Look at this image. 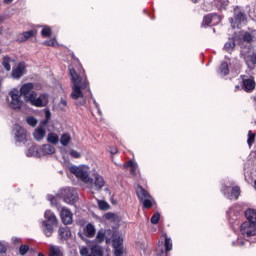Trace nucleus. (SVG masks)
<instances>
[{"label":"nucleus","instance_id":"obj_3","mask_svg":"<svg viewBox=\"0 0 256 256\" xmlns=\"http://www.w3.org/2000/svg\"><path fill=\"white\" fill-rule=\"evenodd\" d=\"M70 173L75 175L77 179H80L83 183H85L89 189H93V178L89 177V167L86 165L82 166H71L69 168Z\"/></svg>","mask_w":256,"mask_h":256},{"label":"nucleus","instance_id":"obj_42","mask_svg":"<svg viewBox=\"0 0 256 256\" xmlns=\"http://www.w3.org/2000/svg\"><path fill=\"white\" fill-rule=\"evenodd\" d=\"M124 253H125V251L123 250V246L118 247V248H114V255L115 256H123Z\"/></svg>","mask_w":256,"mask_h":256},{"label":"nucleus","instance_id":"obj_7","mask_svg":"<svg viewBox=\"0 0 256 256\" xmlns=\"http://www.w3.org/2000/svg\"><path fill=\"white\" fill-rule=\"evenodd\" d=\"M246 20L247 17L245 13H243L239 7H236L234 9V21L231 22L232 27L235 29V27H239Z\"/></svg>","mask_w":256,"mask_h":256},{"label":"nucleus","instance_id":"obj_24","mask_svg":"<svg viewBox=\"0 0 256 256\" xmlns=\"http://www.w3.org/2000/svg\"><path fill=\"white\" fill-rule=\"evenodd\" d=\"M49 256H63V253L61 252V248L59 246H55L53 244H50V254Z\"/></svg>","mask_w":256,"mask_h":256},{"label":"nucleus","instance_id":"obj_27","mask_svg":"<svg viewBox=\"0 0 256 256\" xmlns=\"http://www.w3.org/2000/svg\"><path fill=\"white\" fill-rule=\"evenodd\" d=\"M42 151L44 155H53L55 147L51 146V144H45L42 146Z\"/></svg>","mask_w":256,"mask_h":256},{"label":"nucleus","instance_id":"obj_41","mask_svg":"<svg viewBox=\"0 0 256 256\" xmlns=\"http://www.w3.org/2000/svg\"><path fill=\"white\" fill-rule=\"evenodd\" d=\"M42 36L44 37H51V28L44 27L41 32Z\"/></svg>","mask_w":256,"mask_h":256},{"label":"nucleus","instance_id":"obj_12","mask_svg":"<svg viewBox=\"0 0 256 256\" xmlns=\"http://www.w3.org/2000/svg\"><path fill=\"white\" fill-rule=\"evenodd\" d=\"M60 217L64 225H71L73 223V214L70 209L62 208Z\"/></svg>","mask_w":256,"mask_h":256},{"label":"nucleus","instance_id":"obj_19","mask_svg":"<svg viewBox=\"0 0 256 256\" xmlns=\"http://www.w3.org/2000/svg\"><path fill=\"white\" fill-rule=\"evenodd\" d=\"M246 215V219L248 221H246V223H254L256 225V212L253 209H248L245 212Z\"/></svg>","mask_w":256,"mask_h":256},{"label":"nucleus","instance_id":"obj_34","mask_svg":"<svg viewBox=\"0 0 256 256\" xmlns=\"http://www.w3.org/2000/svg\"><path fill=\"white\" fill-rule=\"evenodd\" d=\"M123 239H121V237H116L113 239V247L114 249L119 248V247H123Z\"/></svg>","mask_w":256,"mask_h":256},{"label":"nucleus","instance_id":"obj_1","mask_svg":"<svg viewBox=\"0 0 256 256\" xmlns=\"http://www.w3.org/2000/svg\"><path fill=\"white\" fill-rule=\"evenodd\" d=\"M69 75L72 82V99L75 101L80 99V102L77 105H85V103H87V100L85 99V91H89L90 97L93 95L91 94V87L87 75H85V70L77 72L75 69L70 68Z\"/></svg>","mask_w":256,"mask_h":256},{"label":"nucleus","instance_id":"obj_2","mask_svg":"<svg viewBox=\"0 0 256 256\" xmlns=\"http://www.w3.org/2000/svg\"><path fill=\"white\" fill-rule=\"evenodd\" d=\"M35 85L33 83H25L20 88V95L24 97L25 103H29L32 107H47L49 103V94L35 92Z\"/></svg>","mask_w":256,"mask_h":256},{"label":"nucleus","instance_id":"obj_9","mask_svg":"<svg viewBox=\"0 0 256 256\" xmlns=\"http://www.w3.org/2000/svg\"><path fill=\"white\" fill-rule=\"evenodd\" d=\"M13 133L16 137V141L23 142L27 141V131L18 124L14 125Z\"/></svg>","mask_w":256,"mask_h":256},{"label":"nucleus","instance_id":"obj_21","mask_svg":"<svg viewBox=\"0 0 256 256\" xmlns=\"http://www.w3.org/2000/svg\"><path fill=\"white\" fill-rule=\"evenodd\" d=\"M60 239H69L71 237V230L68 227L60 228L58 231Z\"/></svg>","mask_w":256,"mask_h":256},{"label":"nucleus","instance_id":"obj_29","mask_svg":"<svg viewBox=\"0 0 256 256\" xmlns=\"http://www.w3.org/2000/svg\"><path fill=\"white\" fill-rule=\"evenodd\" d=\"M27 156L28 157H41V154L39 153V150L37 149V147L31 146L28 149Z\"/></svg>","mask_w":256,"mask_h":256},{"label":"nucleus","instance_id":"obj_11","mask_svg":"<svg viewBox=\"0 0 256 256\" xmlns=\"http://www.w3.org/2000/svg\"><path fill=\"white\" fill-rule=\"evenodd\" d=\"M25 62H20L15 68L12 69L13 79H21L26 73Z\"/></svg>","mask_w":256,"mask_h":256},{"label":"nucleus","instance_id":"obj_15","mask_svg":"<svg viewBox=\"0 0 256 256\" xmlns=\"http://www.w3.org/2000/svg\"><path fill=\"white\" fill-rule=\"evenodd\" d=\"M243 89L249 93L255 90V80L253 79H245L243 81Z\"/></svg>","mask_w":256,"mask_h":256},{"label":"nucleus","instance_id":"obj_37","mask_svg":"<svg viewBox=\"0 0 256 256\" xmlns=\"http://www.w3.org/2000/svg\"><path fill=\"white\" fill-rule=\"evenodd\" d=\"M26 123H28V125L31 127H35L37 125V119H35L33 116H29L26 118Z\"/></svg>","mask_w":256,"mask_h":256},{"label":"nucleus","instance_id":"obj_35","mask_svg":"<svg viewBox=\"0 0 256 256\" xmlns=\"http://www.w3.org/2000/svg\"><path fill=\"white\" fill-rule=\"evenodd\" d=\"M98 206H99V209H101L102 211L109 210V203L103 200H98Z\"/></svg>","mask_w":256,"mask_h":256},{"label":"nucleus","instance_id":"obj_13","mask_svg":"<svg viewBox=\"0 0 256 256\" xmlns=\"http://www.w3.org/2000/svg\"><path fill=\"white\" fill-rule=\"evenodd\" d=\"M64 201L68 203V205H73V203L77 201V192L71 189L65 190Z\"/></svg>","mask_w":256,"mask_h":256},{"label":"nucleus","instance_id":"obj_50","mask_svg":"<svg viewBox=\"0 0 256 256\" xmlns=\"http://www.w3.org/2000/svg\"><path fill=\"white\" fill-rule=\"evenodd\" d=\"M61 105H64V107H67V102L65 100L60 101Z\"/></svg>","mask_w":256,"mask_h":256},{"label":"nucleus","instance_id":"obj_52","mask_svg":"<svg viewBox=\"0 0 256 256\" xmlns=\"http://www.w3.org/2000/svg\"><path fill=\"white\" fill-rule=\"evenodd\" d=\"M192 3H197L199 0H191Z\"/></svg>","mask_w":256,"mask_h":256},{"label":"nucleus","instance_id":"obj_48","mask_svg":"<svg viewBox=\"0 0 256 256\" xmlns=\"http://www.w3.org/2000/svg\"><path fill=\"white\" fill-rule=\"evenodd\" d=\"M80 255H82V256L89 255V250L87 248H81Z\"/></svg>","mask_w":256,"mask_h":256},{"label":"nucleus","instance_id":"obj_38","mask_svg":"<svg viewBox=\"0 0 256 256\" xmlns=\"http://www.w3.org/2000/svg\"><path fill=\"white\" fill-rule=\"evenodd\" d=\"M128 167H130V172L132 173V175H135L137 172V164L133 161H129Z\"/></svg>","mask_w":256,"mask_h":256},{"label":"nucleus","instance_id":"obj_26","mask_svg":"<svg viewBox=\"0 0 256 256\" xmlns=\"http://www.w3.org/2000/svg\"><path fill=\"white\" fill-rule=\"evenodd\" d=\"M60 143L63 145V147H67L69 143H71V135L69 133L62 134L60 138Z\"/></svg>","mask_w":256,"mask_h":256},{"label":"nucleus","instance_id":"obj_45","mask_svg":"<svg viewBox=\"0 0 256 256\" xmlns=\"http://www.w3.org/2000/svg\"><path fill=\"white\" fill-rule=\"evenodd\" d=\"M70 155H71V157H74L75 159H79V157H81V154L75 150H72L70 152Z\"/></svg>","mask_w":256,"mask_h":256},{"label":"nucleus","instance_id":"obj_43","mask_svg":"<svg viewBox=\"0 0 256 256\" xmlns=\"http://www.w3.org/2000/svg\"><path fill=\"white\" fill-rule=\"evenodd\" d=\"M28 251H29V246L27 245L20 246V249H19L20 255H26Z\"/></svg>","mask_w":256,"mask_h":256},{"label":"nucleus","instance_id":"obj_6","mask_svg":"<svg viewBox=\"0 0 256 256\" xmlns=\"http://www.w3.org/2000/svg\"><path fill=\"white\" fill-rule=\"evenodd\" d=\"M240 231L243 237H255L256 235V224L251 222H244L241 225Z\"/></svg>","mask_w":256,"mask_h":256},{"label":"nucleus","instance_id":"obj_46","mask_svg":"<svg viewBox=\"0 0 256 256\" xmlns=\"http://www.w3.org/2000/svg\"><path fill=\"white\" fill-rule=\"evenodd\" d=\"M211 21H212L211 16H206L204 17L203 23H205V25H211Z\"/></svg>","mask_w":256,"mask_h":256},{"label":"nucleus","instance_id":"obj_55","mask_svg":"<svg viewBox=\"0 0 256 256\" xmlns=\"http://www.w3.org/2000/svg\"><path fill=\"white\" fill-rule=\"evenodd\" d=\"M2 53L1 49H0V54Z\"/></svg>","mask_w":256,"mask_h":256},{"label":"nucleus","instance_id":"obj_47","mask_svg":"<svg viewBox=\"0 0 256 256\" xmlns=\"http://www.w3.org/2000/svg\"><path fill=\"white\" fill-rule=\"evenodd\" d=\"M108 151L111 153V155H117V147L115 146L109 147Z\"/></svg>","mask_w":256,"mask_h":256},{"label":"nucleus","instance_id":"obj_25","mask_svg":"<svg viewBox=\"0 0 256 256\" xmlns=\"http://www.w3.org/2000/svg\"><path fill=\"white\" fill-rule=\"evenodd\" d=\"M95 231L93 224H88L84 229V233L87 237H95Z\"/></svg>","mask_w":256,"mask_h":256},{"label":"nucleus","instance_id":"obj_10","mask_svg":"<svg viewBox=\"0 0 256 256\" xmlns=\"http://www.w3.org/2000/svg\"><path fill=\"white\" fill-rule=\"evenodd\" d=\"M241 56L243 57L246 65H256V54L251 50H242Z\"/></svg>","mask_w":256,"mask_h":256},{"label":"nucleus","instance_id":"obj_53","mask_svg":"<svg viewBox=\"0 0 256 256\" xmlns=\"http://www.w3.org/2000/svg\"><path fill=\"white\" fill-rule=\"evenodd\" d=\"M236 89H241V87L240 86H236Z\"/></svg>","mask_w":256,"mask_h":256},{"label":"nucleus","instance_id":"obj_51","mask_svg":"<svg viewBox=\"0 0 256 256\" xmlns=\"http://www.w3.org/2000/svg\"><path fill=\"white\" fill-rule=\"evenodd\" d=\"M5 3L9 4V3H12L13 0H4Z\"/></svg>","mask_w":256,"mask_h":256},{"label":"nucleus","instance_id":"obj_14","mask_svg":"<svg viewBox=\"0 0 256 256\" xmlns=\"http://www.w3.org/2000/svg\"><path fill=\"white\" fill-rule=\"evenodd\" d=\"M93 187H95L96 191H101L105 187V180L99 174L94 176Z\"/></svg>","mask_w":256,"mask_h":256},{"label":"nucleus","instance_id":"obj_44","mask_svg":"<svg viewBox=\"0 0 256 256\" xmlns=\"http://www.w3.org/2000/svg\"><path fill=\"white\" fill-rule=\"evenodd\" d=\"M44 44L48 45V47H55L57 45V40L52 39V40L44 42Z\"/></svg>","mask_w":256,"mask_h":256},{"label":"nucleus","instance_id":"obj_17","mask_svg":"<svg viewBox=\"0 0 256 256\" xmlns=\"http://www.w3.org/2000/svg\"><path fill=\"white\" fill-rule=\"evenodd\" d=\"M53 225L54 224H50L47 221L42 222L43 231L46 237H51V235H53Z\"/></svg>","mask_w":256,"mask_h":256},{"label":"nucleus","instance_id":"obj_18","mask_svg":"<svg viewBox=\"0 0 256 256\" xmlns=\"http://www.w3.org/2000/svg\"><path fill=\"white\" fill-rule=\"evenodd\" d=\"M36 35H37V31L30 30L20 34L18 39L19 41L24 42V41H27V39H29L30 37H35Z\"/></svg>","mask_w":256,"mask_h":256},{"label":"nucleus","instance_id":"obj_40","mask_svg":"<svg viewBox=\"0 0 256 256\" xmlns=\"http://www.w3.org/2000/svg\"><path fill=\"white\" fill-rule=\"evenodd\" d=\"M161 219V215L159 213H155L152 217H151V223H153V225H157V223H159V220Z\"/></svg>","mask_w":256,"mask_h":256},{"label":"nucleus","instance_id":"obj_16","mask_svg":"<svg viewBox=\"0 0 256 256\" xmlns=\"http://www.w3.org/2000/svg\"><path fill=\"white\" fill-rule=\"evenodd\" d=\"M240 40L244 41L245 43H252L255 40V35L250 32H241L240 33Z\"/></svg>","mask_w":256,"mask_h":256},{"label":"nucleus","instance_id":"obj_54","mask_svg":"<svg viewBox=\"0 0 256 256\" xmlns=\"http://www.w3.org/2000/svg\"><path fill=\"white\" fill-rule=\"evenodd\" d=\"M241 245H245V242H241Z\"/></svg>","mask_w":256,"mask_h":256},{"label":"nucleus","instance_id":"obj_23","mask_svg":"<svg viewBox=\"0 0 256 256\" xmlns=\"http://www.w3.org/2000/svg\"><path fill=\"white\" fill-rule=\"evenodd\" d=\"M235 49V39L230 38L224 45V51L231 53Z\"/></svg>","mask_w":256,"mask_h":256},{"label":"nucleus","instance_id":"obj_8","mask_svg":"<svg viewBox=\"0 0 256 256\" xmlns=\"http://www.w3.org/2000/svg\"><path fill=\"white\" fill-rule=\"evenodd\" d=\"M164 248L163 246H158L157 248V255L160 256H167V253H169V251H171L173 249V242L171 241V238L167 237V234H164Z\"/></svg>","mask_w":256,"mask_h":256},{"label":"nucleus","instance_id":"obj_32","mask_svg":"<svg viewBox=\"0 0 256 256\" xmlns=\"http://www.w3.org/2000/svg\"><path fill=\"white\" fill-rule=\"evenodd\" d=\"M10 63H11V58L5 56L3 58L2 65H3L4 69H6V71H11Z\"/></svg>","mask_w":256,"mask_h":256},{"label":"nucleus","instance_id":"obj_31","mask_svg":"<svg viewBox=\"0 0 256 256\" xmlns=\"http://www.w3.org/2000/svg\"><path fill=\"white\" fill-rule=\"evenodd\" d=\"M91 254L95 256H103V248L99 245H95L91 248Z\"/></svg>","mask_w":256,"mask_h":256},{"label":"nucleus","instance_id":"obj_4","mask_svg":"<svg viewBox=\"0 0 256 256\" xmlns=\"http://www.w3.org/2000/svg\"><path fill=\"white\" fill-rule=\"evenodd\" d=\"M136 195L138 199L143 202L144 209H151V207H153L155 200L153 199V196L147 192V190L143 189V187H137Z\"/></svg>","mask_w":256,"mask_h":256},{"label":"nucleus","instance_id":"obj_49","mask_svg":"<svg viewBox=\"0 0 256 256\" xmlns=\"http://www.w3.org/2000/svg\"><path fill=\"white\" fill-rule=\"evenodd\" d=\"M7 252V246L3 243H0V253H6Z\"/></svg>","mask_w":256,"mask_h":256},{"label":"nucleus","instance_id":"obj_33","mask_svg":"<svg viewBox=\"0 0 256 256\" xmlns=\"http://www.w3.org/2000/svg\"><path fill=\"white\" fill-rule=\"evenodd\" d=\"M220 73L222 75H227L229 73V65L227 64V62H223L220 65Z\"/></svg>","mask_w":256,"mask_h":256},{"label":"nucleus","instance_id":"obj_28","mask_svg":"<svg viewBox=\"0 0 256 256\" xmlns=\"http://www.w3.org/2000/svg\"><path fill=\"white\" fill-rule=\"evenodd\" d=\"M47 141L48 143H52V145H57L59 143V136L56 133H49Z\"/></svg>","mask_w":256,"mask_h":256},{"label":"nucleus","instance_id":"obj_39","mask_svg":"<svg viewBox=\"0 0 256 256\" xmlns=\"http://www.w3.org/2000/svg\"><path fill=\"white\" fill-rule=\"evenodd\" d=\"M105 239V232H103V230H100L96 236V241L97 243H103Z\"/></svg>","mask_w":256,"mask_h":256},{"label":"nucleus","instance_id":"obj_20","mask_svg":"<svg viewBox=\"0 0 256 256\" xmlns=\"http://www.w3.org/2000/svg\"><path fill=\"white\" fill-rule=\"evenodd\" d=\"M44 217L48 221V223H50L51 225H56L57 216H55V214L52 211L50 210L46 211L44 214Z\"/></svg>","mask_w":256,"mask_h":256},{"label":"nucleus","instance_id":"obj_36","mask_svg":"<svg viewBox=\"0 0 256 256\" xmlns=\"http://www.w3.org/2000/svg\"><path fill=\"white\" fill-rule=\"evenodd\" d=\"M247 143H248L249 147H251L253 145V143H255V133H253L252 131L248 132Z\"/></svg>","mask_w":256,"mask_h":256},{"label":"nucleus","instance_id":"obj_5","mask_svg":"<svg viewBox=\"0 0 256 256\" xmlns=\"http://www.w3.org/2000/svg\"><path fill=\"white\" fill-rule=\"evenodd\" d=\"M10 107L12 109H21L23 107V100H21V92L18 89L14 88L9 92Z\"/></svg>","mask_w":256,"mask_h":256},{"label":"nucleus","instance_id":"obj_22","mask_svg":"<svg viewBox=\"0 0 256 256\" xmlns=\"http://www.w3.org/2000/svg\"><path fill=\"white\" fill-rule=\"evenodd\" d=\"M45 129H43V127H39L37 128L33 135H34V139H36V141H42V139L45 138Z\"/></svg>","mask_w":256,"mask_h":256},{"label":"nucleus","instance_id":"obj_30","mask_svg":"<svg viewBox=\"0 0 256 256\" xmlns=\"http://www.w3.org/2000/svg\"><path fill=\"white\" fill-rule=\"evenodd\" d=\"M240 195H241V188H239V186H235L232 188L230 199H239Z\"/></svg>","mask_w":256,"mask_h":256}]
</instances>
